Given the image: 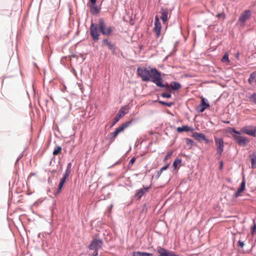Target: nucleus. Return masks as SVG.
I'll return each mask as SVG.
<instances>
[{
  "instance_id": "1",
  "label": "nucleus",
  "mask_w": 256,
  "mask_h": 256,
  "mask_svg": "<svg viewBox=\"0 0 256 256\" xmlns=\"http://www.w3.org/2000/svg\"><path fill=\"white\" fill-rule=\"evenodd\" d=\"M137 72L142 81L151 80L158 86L164 88L166 90H169L170 87L174 90H178L181 88V84L176 82H172L170 85L167 82H163L160 72L155 68L138 67Z\"/></svg>"
},
{
  "instance_id": "2",
  "label": "nucleus",
  "mask_w": 256,
  "mask_h": 256,
  "mask_svg": "<svg viewBox=\"0 0 256 256\" xmlns=\"http://www.w3.org/2000/svg\"><path fill=\"white\" fill-rule=\"evenodd\" d=\"M98 28L102 34L104 36H110L114 30V27L110 26L107 27L104 20L102 18L99 19Z\"/></svg>"
},
{
  "instance_id": "3",
  "label": "nucleus",
  "mask_w": 256,
  "mask_h": 256,
  "mask_svg": "<svg viewBox=\"0 0 256 256\" xmlns=\"http://www.w3.org/2000/svg\"><path fill=\"white\" fill-rule=\"evenodd\" d=\"M132 122V120L126 123L123 124L120 127L116 128L114 132L110 133L108 135V139H110L111 142L114 141V138L117 136L118 134L122 132L125 128L130 126Z\"/></svg>"
},
{
  "instance_id": "4",
  "label": "nucleus",
  "mask_w": 256,
  "mask_h": 256,
  "mask_svg": "<svg viewBox=\"0 0 256 256\" xmlns=\"http://www.w3.org/2000/svg\"><path fill=\"white\" fill-rule=\"evenodd\" d=\"M231 132H233L236 134L233 136L234 140L240 145L245 146L247 142L246 138L244 136H242L240 132L235 130L234 128H232Z\"/></svg>"
},
{
  "instance_id": "5",
  "label": "nucleus",
  "mask_w": 256,
  "mask_h": 256,
  "mask_svg": "<svg viewBox=\"0 0 256 256\" xmlns=\"http://www.w3.org/2000/svg\"><path fill=\"white\" fill-rule=\"evenodd\" d=\"M90 33L91 36L94 41L98 40L99 34L98 32V25L96 24H92L90 26Z\"/></svg>"
},
{
  "instance_id": "6",
  "label": "nucleus",
  "mask_w": 256,
  "mask_h": 256,
  "mask_svg": "<svg viewBox=\"0 0 256 256\" xmlns=\"http://www.w3.org/2000/svg\"><path fill=\"white\" fill-rule=\"evenodd\" d=\"M103 242L100 239L93 240L88 246L90 250H98L100 249L102 247Z\"/></svg>"
},
{
  "instance_id": "7",
  "label": "nucleus",
  "mask_w": 256,
  "mask_h": 256,
  "mask_svg": "<svg viewBox=\"0 0 256 256\" xmlns=\"http://www.w3.org/2000/svg\"><path fill=\"white\" fill-rule=\"evenodd\" d=\"M214 140L217 148V153L220 156H222V152L224 151V140L222 138H218L216 137H214Z\"/></svg>"
},
{
  "instance_id": "8",
  "label": "nucleus",
  "mask_w": 256,
  "mask_h": 256,
  "mask_svg": "<svg viewBox=\"0 0 256 256\" xmlns=\"http://www.w3.org/2000/svg\"><path fill=\"white\" fill-rule=\"evenodd\" d=\"M252 14V12L250 10H245L243 13H242L239 18L238 22L240 24H244L246 21L250 18Z\"/></svg>"
},
{
  "instance_id": "9",
  "label": "nucleus",
  "mask_w": 256,
  "mask_h": 256,
  "mask_svg": "<svg viewBox=\"0 0 256 256\" xmlns=\"http://www.w3.org/2000/svg\"><path fill=\"white\" fill-rule=\"evenodd\" d=\"M209 106L210 104L207 102V100L205 98H202L201 104L198 106L196 110L198 112H202Z\"/></svg>"
},
{
  "instance_id": "10",
  "label": "nucleus",
  "mask_w": 256,
  "mask_h": 256,
  "mask_svg": "<svg viewBox=\"0 0 256 256\" xmlns=\"http://www.w3.org/2000/svg\"><path fill=\"white\" fill-rule=\"evenodd\" d=\"M150 186H143L141 188L138 190L135 194V198L137 199L140 198L150 188Z\"/></svg>"
},
{
  "instance_id": "11",
  "label": "nucleus",
  "mask_w": 256,
  "mask_h": 256,
  "mask_svg": "<svg viewBox=\"0 0 256 256\" xmlns=\"http://www.w3.org/2000/svg\"><path fill=\"white\" fill-rule=\"evenodd\" d=\"M240 131L249 136H255L256 134V126H254L253 130L249 128L248 126H244L241 128Z\"/></svg>"
},
{
  "instance_id": "12",
  "label": "nucleus",
  "mask_w": 256,
  "mask_h": 256,
  "mask_svg": "<svg viewBox=\"0 0 256 256\" xmlns=\"http://www.w3.org/2000/svg\"><path fill=\"white\" fill-rule=\"evenodd\" d=\"M124 107L122 108L119 110L118 112L116 114V116L114 118L113 120V122L112 124V126H114L117 122H118L122 117V116H124L126 114V112H124Z\"/></svg>"
},
{
  "instance_id": "13",
  "label": "nucleus",
  "mask_w": 256,
  "mask_h": 256,
  "mask_svg": "<svg viewBox=\"0 0 256 256\" xmlns=\"http://www.w3.org/2000/svg\"><path fill=\"white\" fill-rule=\"evenodd\" d=\"M160 12L162 14V16L160 18L162 20L163 22H166L168 18V9L167 8L162 7L160 8Z\"/></svg>"
},
{
  "instance_id": "14",
  "label": "nucleus",
  "mask_w": 256,
  "mask_h": 256,
  "mask_svg": "<svg viewBox=\"0 0 256 256\" xmlns=\"http://www.w3.org/2000/svg\"><path fill=\"white\" fill-rule=\"evenodd\" d=\"M158 252L159 254L158 256H168L170 250L165 249L161 246H158L157 248Z\"/></svg>"
},
{
  "instance_id": "15",
  "label": "nucleus",
  "mask_w": 256,
  "mask_h": 256,
  "mask_svg": "<svg viewBox=\"0 0 256 256\" xmlns=\"http://www.w3.org/2000/svg\"><path fill=\"white\" fill-rule=\"evenodd\" d=\"M192 137L196 139L199 142H202L205 140V135L202 133H198L197 132H194Z\"/></svg>"
},
{
  "instance_id": "16",
  "label": "nucleus",
  "mask_w": 256,
  "mask_h": 256,
  "mask_svg": "<svg viewBox=\"0 0 256 256\" xmlns=\"http://www.w3.org/2000/svg\"><path fill=\"white\" fill-rule=\"evenodd\" d=\"M194 128H192L188 126H184L182 127H178L176 128V130L178 132H192Z\"/></svg>"
},
{
  "instance_id": "17",
  "label": "nucleus",
  "mask_w": 256,
  "mask_h": 256,
  "mask_svg": "<svg viewBox=\"0 0 256 256\" xmlns=\"http://www.w3.org/2000/svg\"><path fill=\"white\" fill-rule=\"evenodd\" d=\"M250 158L251 161L252 168H256V154L252 152L250 155Z\"/></svg>"
},
{
  "instance_id": "18",
  "label": "nucleus",
  "mask_w": 256,
  "mask_h": 256,
  "mask_svg": "<svg viewBox=\"0 0 256 256\" xmlns=\"http://www.w3.org/2000/svg\"><path fill=\"white\" fill-rule=\"evenodd\" d=\"M153 254L146 252H134L132 254V256H152Z\"/></svg>"
},
{
  "instance_id": "19",
  "label": "nucleus",
  "mask_w": 256,
  "mask_h": 256,
  "mask_svg": "<svg viewBox=\"0 0 256 256\" xmlns=\"http://www.w3.org/2000/svg\"><path fill=\"white\" fill-rule=\"evenodd\" d=\"M248 81L250 84H256V71L250 74Z\"/></svg>"
},
{
  "instance_id": "20",
  "label": "nucleus",
  "mask_w": 256,
  "mask_h": 256,
  "mask_svg": "<svg viewBox=\"0 0 256 256\" xmlns=\"http://www.w3.org/2000/svg\"><path fill=\"white\" fill-rule=\"evenodd\" d=\"M90 10L92 14H98L99 12V9L98 8L96 3L93 4H90Z\"/></svg>"
},
{
  "instance_id": "21",
  "label": "nucleus",
  "mask_w": 256,
  "mask_h": 256,
  "mask_svg": "<svg viewBox=\"0 0 256 256\" xmlns=\"http://www.w3.org/2000/svg\"><path fill=\"white\" fill-rule=\"evenodd\" d=\"M186 142L187 145L192 146L195 144V142L189 138H186Z\"/></svg>"
},
{
  "instance_id": "22",
  "label": "nucleus",
  "mask_w": 256,
  "mask_h": 256,
  "mask_svg": "<svg viewBox=\"0 0 256 256\" xmlns=\"http://www.w3.org/2000/svg\"><path fill=\"white\" fill-rule=\"evenodd\" d=\"M161 28H162V25H161L160 23H154V32L160 31Z\"/></svg>"
},
{
  "instance_id": "23",
  "label": "nucleus",
  "mask_w": 256,
  "mask_h": 256,
  "mask_svg": "<svg viewBox=\"0 0 256 256\" xmlns=\"http://www.w3.org/2000/svg\"><path fill=\"white\" fill-rule=\"evenodd\" d=\"M158 102L160 104L162 105L166 106L168 107H170L174 104V103L172 102H165L162 101V100H158Z\"/></svg>"
},
{
  "instance_id": "24",
  "label": "nucleus",
  "mask_w": 256,
  "mask_h": 256,
  "mask_svg": "<svg viewBox=\"0 0 256 256\" xmlns=\"http://www.w3.org/2000/svg\"><path fill=\"white\" fill-rule=\"evenodd\" d=\"M62 150V147L60 146H56V148H54V150L53 151V154L54 155H57Z\"/></svg>"
},
{
  "instance_id": "25",
  "label": "nucleus",
  "mask_w": 256,
  "mask_h": 256,
  "mask_svg": "<svg viewBox=\"0 0 256 256\" xmlns=\"http://www.w3.org/2000/svg\"><path fill=\"white\" fill-rule=\"evenodd\" d=\"M222 62H230L229 58H228V53L224 54V56L222 59Z\"/></svg>"
},
{
  "instance_id": "26",
  "label": "nucleus",
  "mask_w": 256,
  "mask_h": 256,
  "mask_svg": "<svg viewBox=\"0 0 256 256\" xmlns=\"http://www.w3.org/2000/svg\"><path fill=\"white\" fill-rule=\"evenodd\" d=\"M181 160L178 158L174 160L172 164V166L174 169H176L177 168L178 165L181 162Z\"/></svg>"
},
{
  "instance_id": "27",
  "label": "nucleus",
  "mask_w": 256,
  "mask_h": 256,
  "mask_svg": "<svg viewBox=\"0 0 256 256\" xmlns=\"http://www.w3.org/2000/svg\"><path fill=\"white\" fill-rule=\"evenodd\" d=\"M251 233L252 236L256 234V224L254 220V224L251 228Z\"/></svg>"
},
{
  "instance_id": "28",
  "label": "nucleus",
  "mask_w": 256,
  "mask_h": 256,
  "mask_svg": "<svg viewBox=\"0 0 256 256\" xmlns=\"http://www.w3.org/2000/svg\"><path fill=\"white\" fill-rule=\"evenodd\" d=\"M242 190L238 188V190L235 192V193L234 194V197L236 198L238 196H239L240 195V194L243 192Z\"/></svg>"
},
{
  "instance_id": "29",
  "label": "nucleus",
  "mask_w": 256,
  "mask_h": 256,
  "mask_svg": "<svg viewBox=\"0 0 256 256\" xmlns=\"http://www.w3.org/2000/svg\"><path fill=\"white\" fill-rule=\"evenodd\" d=\"M107 46L109 48V49L112 50V52H114L115 47L114 44H112L111 42H110L108 44Z\"/></svg>"
},
{
  "instance_id": "30",
  "label": "nucleus",
  "mask_w": 256,
  "mask_h": 256,
  "mask_svg": "<svg viewBox=\"0 0 256 256\" xmlns=\"http://www.w3.org/2000/svg\"><path fill=\"white\" fill-rule=\"evenodd\" d=\"M250 100L256 104V93L252 94L250 97Z\"/></svg>"
},
{
  "instance_id": "31",
  "label": "nucleus",
  "mask_w": 256,
  "mask_h": 256,
  "mask_svg": "<svg viewBox=\"0 0 256 256\" xmlns=\"http://www.w3.org/2000/svg\"><path fill=\"white\" fill-rule=\"evenodd\" d=\"M246 187V182L244 180H243L240 184V187L239 188L240 189L244 190Z\"/></svg>"
},
{
  "instance_id": "32",
  "label": "nucleus",
  "mask_w": 256,
  "mask_h": 256,
  "mask_svg": "<svg viewBox=\"0 0 256 256\" xmlns=\"http://www.w3.org/2000/svg\"><path fill=\"white\" fill-rule=\"evenodd\" d=\"M161 96L163 98H170L172 96L170 94L163 93L161 94Z\"/></svg>"
},
{
  "instance_id": "33",
  "label": "nucleus",
  "mask_w": 256,
  "mask_h": 256,
  "mask_svg": "<svg viewBox=\"0 0 256 256\" xmlns=\"http://www.w3.org/2000/svg\"><path fill=\"white\" fill-rule=\"evenodd\" d=\"M63 186H64V184H61V183L60 182L59 185H58V190H57L56 194H58V193H60L61 192V190H62V188Z\"/></svg>"
},
{
  "instance_id": "34",
  "label": "nucleus",
  "mask_w": 256,
  "mask_h": 256,
  "mask_svg": "<svg viewBox=\"0 0 256 256\" xmlns=\"http://www.w3.org/2000/svg\"><path fill=\"white\" fill-rule=\"evenodd\" d=\"M70 170H71L66 169L64 176H65L68 177L70 174Z\"/></svg>"
},
{
  "instance_id": "35",
  "label": "nucleus",
  "mask_w": 256,
  "mask_h": 256,
  "mask_svg": "<svg viewBox=\"0 0 256 256\" xmlns=\"http://www.w3.org/2000/svg\"><path fill=\"white\" fill-rule=\"evenodd\" d=\"M67 178L68 177L63 176L62 178L60 179V182L64 184Z\"/></svg>"
},
{
  "instance_id": "36",
  "label": "nucleus",
  "mask_w": 256,
  "mask_h": 256,
  "mask_svg": "<svg viewBox=\"0 0 256 256\" xmlns=\"http://www.w3.org/2000/svg\"><path fill=\"white\" fill-rule=\"evenodd\" d=\"M168 167V164H166L164 166L162 167L160 170V172H162L164 170H166Z\"/></svg>"
},
{
  "instance_id": "37",
  "label": "nucleus",
  "mask_w": 256,
  "mask_h": 256,
  "mask_svg": "<svg viewBox=\"0 0 256 256\" xmlns=\"http://www.w3.org/2000/svg\"><path fill=\"white\" fill-rule=\"evenodd\" d=\"M172 154V152H168L164 160H167L168 158L170 157Z\"/></svg>"
},
{
  "instance_id": "38",
  "label": "nucleus",
  "mask_w": 256,
  "mask_h": 256,
  "mask_svg": "<svg viewBox=\"0 0 256 256\" xmlns=\"http://www.w3.org/2000/svg\"><path fill=\"white\" fill-rule=\"evenodd\" d=\"M135 161H136V158H134V157L130 159V162H129V164H129L130 166V165H132V164H133L134 162H135Z\"/></svg>"
},
{
  "instance_id": "39",
  "label": "nucleus",
  "mask_w": 256,
  "mask_h": 256,
  "mask_svg": "<svg viewBox=\"0 0 256 256\" xmlns=\"http://www.w3.org/2000/svg\"><path fill=\"white\" fill-rule=\"evenodd\" d=\"M238 245L241 248H242L244 245V242H242L240 240L238 242Z\"/></svg>"
},
{
  "instance_id": "40",
  "label": "nucleus",
  "mask_w": 256,
  "mask_h": 256,
  "mask_svg": "<svg viewBox=\"0 0 256 256\" xmlns=\"http://www.w3.org/2000/svg\"><path fill=\"white\" fill-rule=\"evenodd\" d=\"M168 256H178L174 252L170 250Z\"/></svg>"
},
{
  "instance_id": "41",
  "label": "nucleus",
  "mask_w": 256,
  "mask_h": 256,
  "mask_svg": "<svg viewBox=\"0 0 256 256\" xmlns=\"http://www.w3.org/2000/svg\"><path fill=\"white\" fill-rule=\"evenodd\" d=\"M110 42L108 41V39L105 38L102 40V43L104 44H106L107 46L108 44Z\"/></svg>"
},
{
  "instance_id": "42",
  "label": "nucleus",
  "mask_w": 256,
  "mask_h": 256,
  "mask_svg": "<svg viewBox=\"0 0 256 256\" xmlns=\"http://www.w3.org/2000/svg\"><path fill=\"white\" fill-rule=\"evenodd\" d=\"M240 54L239 52H237L236 54H235V58H236L238 60H240Z\"/></svg>"
},
{
  "instance_id": "43",
  "label": "nucleus",
  "mask_w": 256,
  "mask_h": 256,
  "mask_svg": "<svg viewBox=\"0 0 256 256\" xmlns=\"http://www.w3.org/2000/svg\"><path fill=\"white\" fill-rule=\"evenodd\" d=\"M224 16V14L223 12H222V13H220V14H217L216 16V17L218 18H220L222 16Z\"/></svg>"
},
{
  "instance_id": "44",
  "label": "nucleus",
  "mask_w": 256,
  "mask_h": 256,
  "mask_svg": "<svg viewBox=\"0 0 256 256\" xmlns=\"http://www.w3.org/2000/svg\"><path fill=\"white\" fill-rule=\"evenodd\" d=\"M23 156V154H20L18 156V158H17L16 160V164H17L18 161L20 160Z\"/></svg>"
},
{
  "instance_id": "45",
  "label": "nucleus",
  "mask_w": 256,
  "mask_h": 256,
  "mask_svg": "<svg viewBox=\"0 0 256 256\" xmlns=\"http://www.w3.org/2000/svg\"><path fill=\"white\" fill-rule=\"evenodd\" d=\"M154 23H160V22L158 18V16H155V21Z\"/></svg>"
},
{
  "instance_id": "46",
  "label": "nucleus",
  "mask_w": 256,
  "mask_h": 256,
  "mask_svg": "<svg viewBox=\"0 0 256 256\" xmlns=\"http://www.w3.org/2000/svg\"><path fill=\"white\" fill-rule=\"evenodd\" d=\"M71 167H72V164L70 162L68 164L66 169L71 170Z\"/></svg>"
},
{
  "instance_id": "47",
  "label": "nucleus",
  "mask_w": 256,
  "mask_h": 256,
  "mask_svg": "<svg viewBox=\"0 0 256 256\" xmlns=\"http://www.w3.org/2000/svg\"><path fill=\"white\" fill-rule=\"evenodd\" d=\"M98 250H94V254L92 255V256H98Z\"/></svg>"
},
{
  "instance_id": "48",
  "label": "nucleus",
  "mask_w": 256,
  "mask_h": 256,
  "mask_svg": "<svg viewBox=\"0 0 256 256\" xmlns=\"http://www.w3.org/2000/svg\"><path fill=\"white\" fill-rule=\"evenodd\" d=\"M156 32V37L158 38L160 36V31H158V32Z\"/></svg>"
},
{
  "instance_id": "49",
  "label": "nucleus",
  "mask_w": 256,
  "mask_h": 256,
  "mask_svg": "<svg viewBox=\"0 0 256 256\" xmlns=\"http://www.w3.org/2000/svg\"><path fill=\"white\" fill-rule=\"evenodd\" d=\"M204 140L206 144H208V143L212 142V141L207 139L206 137H205V140Z\"/></svg>"
},
{
  "instance_id": "50",
  "label": "nucleus",
  "mask_w": 256,
  "mask_h": 256,
  "mask_svg": "<svg viewBox=\"0 0 256 256\" xmlns=\"http://www.w3.org/2000/svg\"><path fill=\"white\" fill-rule=\"evenodd\" d=\"M90 4H95L96 3V0H90Z\"/></svg>"
},
{
  "instance_id": "51",
  "label": "nucleus",
  "mask_w": 256,
  "mask_h": 256,
  "mask_svg": "<svg viewBox=\"0 0 256 256\" xmlns=\"http://www.w3.org/2000/svg\"><path fill=\"white\" fill-rule=\"evenodd\" d=\"M222 162H220V168H221V169H222Z\"/></svg>"
},
{
  "instance_id": "52",
  "label": "nucleus",
  "mask_w": 256,
  "mask_h": 256,
  "mask_svg": "<svg viewBox=\"0 0 256 256\" xmlns=\"http://www.w3.org/2000/svg\"><path fill=\"white\" fill-rule=\"evenodd\" d=\"M161 174H162V172H160V171L158 172V176H159Z\"/></svg>"
},
{
  "instance_id": "53",
  "label": "nucleus",
  "mask_w": 256,
  "mask_h": 256,
  "mask_svg": "<svg viewBox=\"0 0 256 256\" xmlns=\"http://www.w3.org/2000/svg\"><path fill=\"white\" fill-rule=\"evenodd\" d=\"M118 163H119V162H116V163H115V164H114V165L116 164H118Z\"/></svg>"
},
{
  "instance_id": "54",
  "label": "nucleus",
  "mask_w": 256,
  "mask_h": 256,
  "mask_svg": "<svg viewBox=\"0 0 256 256\" xmlns=\"http://www.w3.org/2000/svg\"><path fill=\"white\" fill-rule=\"evenodd\" d=\"M112 206H112V205L110 206V208H112Z\"/></svg>"
}]
</instances>
